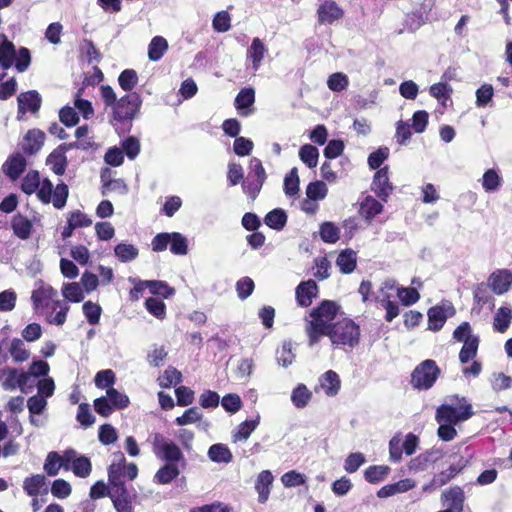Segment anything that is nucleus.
Returning a JSON list of instances; mask_svg holds the SVG:
<instances>
[{
	"mask_svg": "<svg viewBox=\"0 0 512 512\" xmlns=\"http://www.w3.org/2000/svg\"><path fill=\"white\" fill-rule=\"evenodd\" d=\"M18 118L30 111L35 114L39 111L42 103L40 94L36 90L20 93L17 97Z\"/></svg>",
	"mask_w": 512,
	"mask_h": 512,
	"instance_id": "nucleus-13",
	"label": "nucleus"
},
{
	"mask_svg": "<svg viewBox=\"0 0 512 512\" xmlns=\"http://www.w3.org/2000/svg\"><path fill=\"white\" fill-rule=\"evenodd\" d=\"M147 311L158 319H163L166 315V305L159 298L150 297L145 301Z\"/></svg>",
	"mask_w": 512,
	"mask_h": 512,
	"instance_id": "nucleus-54",
	"label": "nucleus"
},
{
	"mask_svg": "<svg viewBox=\"0 0 512 512\" xmlns=\"http://www.w3.org/2000/svg\"><path fill=\"white\" fill-rule=\"evenodd\" d=\"M317 294L318 286L314 280L302 281L295 290L296 302L300 307H309Z\"/></svg>",
	"mask_w": 512,
	"mask_h": 512,
	"instance_id": "nucleus-14",
	"label": "nucleus"
},
{
	"mask_svg": "<svg viewBox=\"0 0 512 512\" xmlns=\"http://www.w3.org/2000/svg\"><path fill=\"white\" fill-rule=\"evenodd\" d=\"M27 162L25 157L16 153L11 155L3 164L2 170L11 180H16L25 171Z\"/></svg>",
	"mask_w": 512,
	"mask_h": 512,
	"instance_id": "nucleus-18",
	"label": "nucleus"
},
{
	"mask_svg": "<svg viewBox=\"0 0 512 512\" xmlns=\"http://www.w3.org/2000/svg\"><path fill=\"white\" fill-rule=\"evenodd\" d=\"M326 194L327 188L322 181L311 182L306 188V195L309 200H321L325 198Z\"/></svg>",
	"mask_w": 512,
	"mask_h": 512,
	"instance_id": "nucleus-63",
	"label": "nucleus"
},
{
	"mask_svg": "<svg viewBox=\"0 0 512 512\" xmlns=\"http://www.w3.org/2000/svg\"><path fill=\"white\" fill-rule=\"evenodd\" d=\"M55 296H57L55 289L49 285L41 284L32 292L31 300L35 309L48 308L51 303L53 304L52 308L55 309L57 306L61 305L60 300L53 299Z\"/></svg>",
	"mask_w": 512,
	"mask_h": 512,
	"instance_id": "nucleus-12",
	"label": "nucleus"
},
{
	"mask_svg": "<svg viewBox=\"0 0 512 512\" xmlns=\"http://www.w3.org/2000/svg\"><path fill=\"white\" fill-rule=\"evenodd\" d=\"M489 282L495 294H504L512 285V272L507 269L497 270L490 275Z\"/></svg>",
	"mask_w": 512,
	"mask_h": 512,
	"instance_id": "nucleus-17",
	"label": "nucleus"
},
{
	"mask_svg": "<svg viewBox=\"0 0 512 512\" xmlns=\"http://www.w3.org/2000/svg\"><path fill=\"white\" fill-rule=\"evenodd\" d=\"M441 499L450 511L463 512L465 494L460 486H452L445 490L441 495Z\"/></svg>",
	"mask_w": 512,
	"mask_h": 512,
	"instance_id": "nucleus-15",
	"label": "nucleus"
},
{
	"mask_svg": "<svg viewBox=\"0 0 512 512\" xmlns=\"http://www.w3.org/2000/svg\"><path fill=\"white\" fill-rule=\"evenodd\" d=\"M502 179L495 169H488L482 177V186L486 192L496 191L501 185Z\"/></svg>",
	"mask_w": 512,
	"mask_h": 512,
	"instance_id": "nucleus-49",
	"label": "nucleus"
},
{
	"mask_svg": "<svg viewBox=\"0 0 512 512\" xmlns=\"http://www.w3.org/2000/svg\"><path fill=\"white\" fill-rule=\"evenodd\" d=\"M348 77L341 72L333 73L327 80L328 88L334 92H341L348 87Z\"/></svg>",
	"mask_w": 512,
	"mask_h": 512,
	"instance_id": "nucleus-60",
	"label": "nucleus"
},
{
	"mask_svg": "<svg viewBox=\"0 0 512 512\" xmlns=\"http://www.w3.org/2000/svg\"><path fill=\"white\" fill-rule=\"evenodd\" d=\"M458 407L442 404L436 410V421L456 425L459 422L466 421L474 414L472 405L467 403L463 397Z\"/></svg>",
	"mask_w": 512,
	"mask_h": 512,
	"instance_id": "nucleus-6",
	"label": "nucleus"
},
{
	"mask_svg": "<svg viewBox=\"0 0 512 512\" xmlns=\"http://www.w3.org/2000/svg\"><path fill=\"white\" fill-rule=\"evenodd\" d=\"M258 424V420H246L240 423L237 427L236 432L233 434L234 442L246 441L251 435V433L256 429Z\"/></svg>",
	"mask_w": 512,
	"mask_h": 512,
	"instance_id": "nucleus-48",
	"label": "nucleus"
},
{
	"mask_svg": "<svg viewBox=\"0 0 512 512\" xmlns=\"http://www.w3.org/2000/svg\"><path fill=\"white\" fill-rule=\"evenodd\" d=\"M142 99L136 92L122 96L112 107V120L116 122L132 121L138 114Z\"/></svg>",
	"mask_w": 512,
	"mask_h": 512,
	"instance_id": "nucleus-4",
	"label": "nucleus"
},
{
	"mask_svg": "<svg viewBox=\"0 0 512 512\" xmlns=\"http://www.w3.org/2000/svg\"><path fill=\"white\" fill-rule=\"evenodd\" d=\"M9 352L14 360V362H24L29 359L30 352L24 346V343L19 338H14L11 341V345L9 348Z\"/></svg>",
	"mask_w": 512,
	"mask_h": 512,
	"instance_id": "nucleus-46",
	"label": "nucleus"
},
{
	"mask_svg": "<svg viewBox=\"0 0 512 512\" xmlns=\"http://www.w3.org/2000/svg\"><path fill=\"white\" fill-rule=\"evenodd\" d=\"M397 296L399 297L401 303L404 306H411L418 302L420 299V294L416 288L413 287H401L397 291Z\"/></svg>",
	"mask_w": 512,
	"mask_h": 512,
	"instance_id": "nucleus-59",
	"label": "nucleus"
},
{
	"mask_svg": "<svg viewBox=\"0 0 512 512\" xmlns=\"http://www.w3.org/2000/svg\"><path fill=\"white\" fill-rule=\"evenodd\" d=\"M110 485V496L113 506L117 512H134L132 497L125 482L112 483Z\"/></svg>",
	"mask_w": 512,
	"mask_h": 512,
	"instance_id": "nucleus-9",
	"label": "nucleus"
},
{
	"mask_svg": "<svg viewBox=\"0 0 512 512\" xmlns=\"http://www.w3.org/2000/svg\"><path fill=\"white\" fill-rule=\"evenodd\" d=\"M317 21L320 25L333 24L344 17V10L334 0H324L317 8Z\"/></svg>",
	"mask_w": 512,
	"mask_h": 512,
	"instance_id": "nucleus-11",
	"label": "nucleus"
},
{
	"mask_svg": "<svg viewBox=\"0 0 512 512\" xmlns=\"http://www.w3.org/2000/svg\"><path fill=\"white\" fill-rule=\"evenodd\" d=\"M419 446V438L413 433H408L403 440L401 433H396L389 441V459L391 462L398 463L402 460V455H413Z\"/></svg>",
	"mask_w": 512,
	"mask_h": 512,
	"instance_id": "nucleus-5",
	"label": "nucleus"
},
{
	"mask_svg": "<svg viewBox=\"0 0 512 512\" xmlns=\"http://www.w3.org/2000/svg\"><path fill=\"white\" fill-rule=\"evenodd\" d=\"M273 481L274 477L269 470H263L258 474L255 482V489L258 493L259 503L264 504L267 502Z\"/></svg>",
	"mask_w": 512,
	"mask_h": 512,
	"instance_id": "nucleus-21",
	"label": "nucleus"
},
{
	"mask_svg": "<svg viewBox=\"0 0 512 512\" xmlns=\"http://www.w3.org/2000/svg\"><path fill=\"white\" fill-rule=\"evenodd\" d=\"M252 171L248 174L247 181L242 183L243 191L252 199H256L266 180V172L261 160H251Z\"/></svg>",
	"mask_w": 512,
	"mask_h": 512,
	"instance_id": "nucleus-8",
	"label": "nucleus"
},
{
	"mask_svg": "<svg viewBox=\"0 0 512 512\" xmlns=\"http://www.w3.org/2000/svg\"><path fill=\"white\" fill-rule=\"evenodd\" d=\"M83 313L90 325H97L100 321L102 308L99 304L93 303L92 301H86L83 304Z\"/></svg>",
	"mask_w": 512,
	"mask_h": 512,
	"instance_id": "nucleus-53",
	"label": "nucleus"
},
{
	"mask_svg": "<svg viewBox=\"0 0 512 512\" xmlns=\"http://www.w3.org/2000/svg\"><path fill=\"white\" fill-rule=\"evenodd\" d=\"M119 454H120L119 462H113L108 467V482H109V484L124 482L122 477L125 476L126 459L122 453H119Z\"/></svg>",
	"mask_w": 512,
	"mask_h": 512,
	"instance_id": "nucleus-40",
	"label": "nucleus"
},
{
	"mask_svg": "<svg viewBox=\"0 0 512 512\" xmlns=\"http://www.w3.org/2000/svg\"><path fill=\"white\" fill-rule=\"evenodd\" d=\"M16 56L15 45L4 34L0 35V68L7 70L14 64Z\"/></svg>",
	"mask_w": 512,
	"mask_h": 512,
	"instance_id": "nucleus-23",
	"label": "nucleus"
},
{
	"mask_svg": "<svg viewBox=\"0 0 512 512\" xmlns=\"http://www.w3.org/2000/svg\"><path fill=\"white\" fill-rule=\"evenodd\" d=\"M299 157L309 168H314L318 164L319 151L317 147L305 144L299 150Z\"/></svg>",
	"mask_w": 512,
	"mask_h": 512,
	"instance_id": "nucleus-41",
	"label": "nucleus"
},
{
	"mask_svg": "<svg viewBox=\"0 0 512 512\" xmlns=\"http://www.w3.org/2000/svg\"><path fill=\"white\" fill-rule=\"evenodd\" d=\"M23 489L25 493L31 497H37L39 494H47L48 487L46 477L42 474L26 477L23 481Z\"/></svg>",
	"mask_w": 512,
	"mask_h": 512,
	"instance_id": "nucleus-19",
	"label": "nucleus"
},
{
	"mask_svg": "<svg viewBox=\"0 0 512 512\" xmlns=\"http://www.w3.org/2000/svg\"><path fill=\"white\" fill-rule=\"evenodd\" d=\"M281 481L285 487H297L306 483V476L296 470H290L282 475Z\"/></svg>",
	"mask_w": 512,
	"mask_h": 512,
	"instance_id": "nucleus-64",
	"label": "nucleus"
},
{
	"mask_svg": "<svg viewBox=\"0 0 512 512\" xmlns=\"http://www.w3.org/2000/svg\"><path fill=\"white\" fill-rule=\"evenodd\" d=\"M179 474L180 470L176 463L165 462V464L157 470L154 480L158 484L166 485L176 479Z\"/></svg>",
	"mask_w": 512,
	"mask_h": 512,
	"instance_id": "nucleus-27",
	"label": "nucleus"
},
{
	"mask_svg": "<svg viewBox=\"0 0 512 512\" xmlns=\"http://www.w3.org/2000/svg\"><path fill=\"white\" fill-rule=\"evenodd\" d=\"M171 242L170 245V252L174 255H186L188 253V241L186 237H184L179 232H172L170 234Z\"/></svg>",
	"mask_w": 512,
	"mask_h": 512,
	"instance_id": "nucleus-43",
	"label": "nucleus"
},
{
	"mask_svg": "<svg viewBox=\"0 0 512 512\" xmlns=\"http://www.w3.org/2000/svg\"><path fill=\"white\" fill-rule=\"evenodd\" d=\"M336 265L343 274L352 273L357 266L356 252L352 249L341 251L336 259Z\"/></svg>",
	"mask_w": 512,
	"mask_h": 512,
	"instance_id": "nucleus-30",
	"label": "nucleus"
},
{
	"mask_svg": "<svg viewBox=\"0 0 512 512\" xmlns=\"http://www.w3.org/2000/svg\"><path fill=\"white\" fill-rule=\"evenodd\" d=\"M390 471L387 465H371L364 471V478L368 483L378 484L387 478Z\"/></svg>",
	"mask_w": 512,
	"mask_h": 512,
	"instance_id": "nucleus-33",
	"label": "nucleus"
},
{
	"mask_svg": "<svg viewBox=\"0 0 512 512\" xmlns=\"http://www.w3.org/2000/svg\"><path fill=\"white\" fill-rule=\"evenodd\" d=\"M106 394L113 408L124 409L129 405L128 396L113 387L108 388Z\"/></svg>",
	"mask_w": 512,
	"mask_h": 512,
	"instance_id": "nucleus-62",
	"label": "nucleus"
},
{
	"mask_svg": "<svg viewBox=\"0 0 512 512\" xmlns=\"http://www.w3.org/2000/svg\"><path fill=\"white\" fill-rule=\"evenodd\" d=\"M454 459V462L450 464V466L455 469V471L460 474L466 467H468L474 457L473 449L469 446H466L462 452L455 453L451 456Z\"/></svg>",
	"mask_w": 512,
	"mask_h": 512,
	"instance_id": "nucleus-34",
	"label": "nucleus"
},
{
	"mask_svg": "<svg viewBox=\"0 0 512 512\" xmlns=\"http://www.w3.org/2000/svg\"><path fill=\"white\" fill-rule=\"evenodd\" d=\"M457 475L458 473L455 471V469L449 465L447 469L434 474L431 481L423 485L422 489L423 491H431L441 488L453 480Z\"/></svg>",
	"mask_w": 512,
	"mask_h": 512,
	"instance_id": "nucleus-26",
	"label": "nucleus"
},
{
	"mask_svg": "<svg viewBox=\"0 0 512 512\" xmlns=\"http://www.w3.org/2000/svg\"><path fill=\"white\" fill-rule=\"evenodd\" d=\"M31 64V53L30 50L26 47H20L18 51H16V56L14 60L15 68L18 72H25Z\"/></svg>",
	"mask_w": 512,
	"mask_h": 512,
	"instance_id": "nucleus-58",
	"label": "nucleus"
},
{
	"mask_svg": "<svg viewBox=\"0 0 512 512\" xmlns=\"http://www.w3.org/2000/svg\"><path fill=\"white\" fill-rule=\"evenodd\" d=\"M312 399V392L305 384H298L292 391L291 401L297 408H304Z\"/></svg>",
	"mask_w": 512,
	"mask_h": 512,
	"instance_id": "nucleus-35",
	"label": "nucleus"
},
{
	"mask_svg": "<svg viewBox=\"0 0 512 512\" xmlns=\"http://www.w3.org/2000/svg\"><path fill=\"white\" fill-rule=\"evenodd\" d=\"M319 387L328 397L336 396L341 388L339 375L334 370H328L319 377Z\"/></svg>",
	"mask_w": 512,
	"mask_h": 512,
	"instance_id": "nucleus-22",
	"label": "nucleus"
},
{
	"mask_svg": "<svg viewBox=\"0 0 512 512\" xmlns=\"http://www.w3.org/2000/svg\"><path fill=\"white\" fill-rule=\"evenodd\" d=\"M441 374L440 368L432 359L419 363L411 374L410 384L417 390H428L433 387Z\"/></svg>",
	"mask_w": 512,
	"mask_h": 512,
	"instance_id": "nucleus-3",
	"label": "nucleus"
},
{
	"mask_svg": "<svg viewBox=\"0 0 512 512\" xmlns=\"http://www.w3.org/2000/svg\"><path fill=\"white\" fill-rule=\"evenodd\" d=\"M459 352V361L465 364L476 357L480 339L478 335L465 339Z\"/></svg>",
	"mask_w": 512,
	"mask_h": 512,
	"instance_id": "nucleus-31",
	"label": "nucleus"
},
{
	"mask_svg": "<svg viewBox=\"0 0 512 512\" xmlns=\"http://www.w3.org/2000/svg\"><path fill=\"white\" fill-rule=\"evenodd\" d=\"M428 328L432 331H439L446 322L447 315L442 306L436 305L428 310Z\"/></svg>",
	"mask_w": 512,
	"mask_h": 512,
	"instance_id": "nucleus-32",
	"label": "nucleus"
},
{
	"mask_svg": "<svg viewBox=\"0 0 512 512\" xmlns=\"http://www.w3.org/2000/svg\"><path fill=\"white\" fill-rule=\"evenodd\" d=\"M360 327L350 318H343L334 322L326 336L336 346L353 348L360 341Z\"/></svg>",
	"mask_w": 512,
	"mask_h": 512,
	"instance_id": "nucleus-2",
	"label": "nucleus"
},
{
	"mask_svg": "<svg viewBox=\"0 0 512 512\" xmlns=\"http://www.w3.org/2000/svg\"><path fill=\"white\" fill-rule=\"evenodd\" d=\"M46 165L49 166L54 174L62 176L65 174L66 168L68 166L67 156L56 147L47 156Z\"/></svg>",
	"mask_w": 512,
	"mask_h": 512,
	"instance_id": "nucleus-25",
	"label": "nucleus"
},
{
	"mask_svg": "<svg viewBox=\"0 0 512 512\" xmlns=\"http://www.w3.org/2000/svg\"><path fill=\"white\" fill-rule=\"evenodd\" d=\"M146 287L153 295H160L164 298H169L175 292L174 288L170 287L165 281L161 280H145Z\"/></svg>",
	"mask_w": 512,
	"mask_h": 512,
	"instance_id": "nucleus-44",
	"label": "nucleus"
},
{
	"mask_svg": "<svg viewBox=\"0 0 512 512\" xmlns=\"http://www.w3.org/2000/svg\"><path fill=\"white\" fill-rule=\"evenodd\" d=\"M167 49V40L162 36H155L148 46V57L151 61H158L163 57Z\"/></svg>",
	"mask_w": 512,
	"mask_h": 512,
	"instance_id": "nucleus-36",
	"label": "nucleus"
},
{
	"mask_svg": "<svg viewBox=\"0 0 512 512\" xmlns=\"http://www.w3.org/2000/svg\"><path fill=\"white\" fill-rule=\"evenodd\" d=\"M416 486V482L411 478L401 479L396 483L387 484L381 487L377 491V496L379 498H387L393 495L407 492L413 489Z\"/></svg>",
	"mask_w": 512,
	"mask_h": 512,
	"instance_id": "nucleus-20",
	"label": "nucleus"
},
{
	"mask_svg": "<svg viewBox=\"0 0 512 512\" xmlns=\"http://www.w3.org/2000/svg\"><path fill=\"white\" fill-rule=\"evenodd\" d=\"M340 306L332 300H323L311 310V319L306 324V334L309 344L314 345L322 336H326L333 325V320L339 312Z\"/></svg>",
	"mask_w": 512,
	"mask_h": 512,
	"instance_id": "nucleus-1",
	"label": "nucleus"
},
{
	"mask_svg": "<svg viewBox=\"0 0 512 512\" xmlns=\"http://www.w3.org/2000/svg\"><path fill=\"white\" fill-rule=\"evenodd\" d=\"M60 454L56 451L48 453L43 466L44 471L48 476H55L58 474L61 467Z\"/></svg>",
	"mask_w": 512,
	"mask_h": 512,
	"instance_id": "nucleus-56",
	"label": "nucleus"
},
{
	"mask_svg": "<svg viewBox=\"0 0 512 512\" xmlns=\"http://www.w3.org/2000/svg\"><path fill=\"white\" fill-rule=\"evenodd\" d=\"M383 211V205L372 196H366L360 203L359 213L365 220H371Z\"/></svg>",
	"mask_w": 512,
	"mask_h": 512,
	"instance_id": "nucleus-28",
	"label": "nucleus"
},
{
	"mask_svg": "<svg viewBox=\"0 0 512 512\" xmlns=\"http://www.w3.org/2000/svg\"><path fill=\"white\" fill-rule=\"evenodd\" d=\"M512 310L508 307H500L494 317L493 327L496 331L504 333L510 326Z\"/></svg>",
	"mask_w": 512,
	"mask_h": 512,
	"instance_id": "nucleus-38",
	"label": "nucleus"
},
{
	"mask_svg": "<svg viewBox=\"0 0 512 512\" xmlns=\"http://www.w3.org/2000/svg\"><path fill=\"white\" fill-rule=\"evenodd\" d=\"M83 92H84V87H81L80 89H78V91L76 93V99H75L74 104H75V107L82 114L84 119H90L94 115V109L89 100L81 98Z\"/></svg>",
	"mask_w": 512,
	"mask_h": 512,
	"instance_id": "nucleus-57",
	"label": "nucleus"
},
{
	"mask_svg": "<svg viewBox=\"0 0 512 512\" xmlns=\"http://www.w3.org/2000/svg\"><path fill=\"white\" fill-rule=\"evenodd\" d=\"M115 380V373L111 369L99 371L94 378L95 385L99 389H108L112 387V385L115 383Z\"/></svg>",
	"mask_w": 512,
	"mask_h": 512,
	"instance_id": "nucleus-61",
	"label": "nucleus"
},
{
	"mask_svg": "<svg viewBox=\"0 0 512 512\" xmlns=\"http://www.w3.org/2000/svg\"><path fill=\"white\" fill-rule=\"evenodd\" d=\"M40 186V174L36 170H30L23 177L21 183V190L27 194L31 195L37 191Z\"/></svg>",
	"mask_w": 512,
	"mask_h": 512,
	"instance_id": "nucleus-42",
	"label": "nucleus"
},
{
	"mask_svg": "<svg viewBox=\"0 0 512 512\" xmlns=\"http://www.w3.org/2000/svg\"><path fill=\"white\" fill-rule=\"evenodd\" d=\"M73 473L80 478H86L91 474L92 464L88 457L78 456L71 465Z\"/></svg>",
	"mask_w": 512,
	"mask_h": 512,
	"instance_id": "nucleus-45",
	"label": "nucleus"
},
{
	"mask_svg": "<svg viewBox=\"0 0 512 512\" xmlns=\"http://www.w3.org/2000/svg\"><path fill=\"white\" fill-rule=\"evenodd\" d=\"M208 456L217 463H229L233 458L229 448L223 444H213L208 450Z\"/></svg>",
	"mask_w": 512,
	"mask_h": 512,
	"instance_id": "nucleus-39",
	"label": "nucleus"
},
{
	"mask_svg": "<svg viewBox=\"0 0 512 512\" xmlns=\"http://www.w3.org/2000/svg\"><path fill=\"white\" fill-rule=\"evenodd\" d=\"M118 83L124 91H131L138 83V75L134 69L123 70L119 77Z\"/></svg>",
	"mask_w": 512,
	"mask_h": 512,
	"instance_id": "nucleus-52",
	"label": "nucleus"
},
{
	"mask_svg": "<svg viewBox=\"0 0 512 512\" xmlns=\"http://www.w3.org/2000/svg\"><path fill=\"white\" fill-rule=\"evenodd\" d=\"M182 382V373L173 366H169L159 377L158 383L162 388H170Z\"/></svg>",
	"mask_w": 512,
	"mask_h": 512,
	"instance_id": "nucleus-37",
	"label": "nucleus"
},
{
	"mask_svg": "<svg viewBox=\"0 0 512 512\" xmlns=\"http://www.w3.org/2000/svg\"><path fill=\"white\" fill-rule=\"evenodd\" d=\"M69 194L68 186L61 182L56 185L53 190L51 202L57 209H61L65 206Z\"/></svg>",
	"mask_w": 512,
	"mask_h": 512,
	"instance_id": "nucleus-55",
	"label": "nucleus"
},
{
	"mask_svg": "<svg viewBox=\"0 0 512 512\" xmlns=\"http://www.w3.org/2000/svg\"><path fill=\"white\" fill-rule=\"evenodd\" d=\"M62 294L70 302L78 303L84 299L83 289L77 282L64 284Z\"/></svg>",
	"mask_w": 512,
	"mask_h": 512,
	"instance_id": "nucleus-47",
	"label": "nucleus"
},
{
	"mask_svg": "<svg viewBox=\"0 0 512 512\" xmlns=\"http://www.w3.org/2000/svg\"><path fill=\"white\" fill-rule=\"evenodd\" d=\"M299 176L296 167L292 168L284 179V191L288 196H294L299 192Z\"/></svg>",
	"mask_w": 512,
	"mask_h": 512,
	"instance_id": "nucleus-51",
	"label": "nucleus"
},
{
	"mask_svg": "<svg viewBox=\"0 0 512 512\" xmlns=\"http://www.w3.org/2000/svg\"><path fill=\"white\" fill-rule=\"evenodd\" d=\"M115 255L121 262H129L138 256V249L132 244L120 243L114 249Z\"/></svg>",
	"mask_w": 512,
	"mask_h": 512,
	"instance_id": "nucleus-50",
	"label": "nucleus"
},
{
	"mask_svg": "<svg viewBox=\"0 0 512 512\" xmlns=\"http://www.w3.org/2000/svg\"><path fill=\"white\" fill-rule=\"evenodd\" d=\"M255 101V91L253 88H243L237 94L234 105L242 116H248L251 112L249 108Z\"/></svg>",
	"mask_w": 512,
	"mask_h": 512,
	"instance_id": "nucleus-24",
	"label": "nucleus"
},
{
	"mask_svg": "<svg viewBox=\"0 0 512 512\" xmlns=\"http://www.w3.org/2000/svg\"><path fill=\"white\" fill-rule=\"evenodd\" d=\"M154 454L168 463H178L184 459L180 447L170 439L165 438L161 433H155L152 439Z\"/></svg>",
	"mask_w": 512,
	"mask_h": 512,
	"instance_id": "nucleus-7",
	"label": "nucleus"
},
{
	"mask_svg": "<svg viewBox=\"0 0 512 512\" xmlns=\"http://www.w3.org/2000/svg\"><path fill=\"white\" fill-rule=\"evenodd\" d=\"M371 190L382 201L387 202L390 194L393 192L394 187L389 179V167L385 166L376 171L371 183Z\"/></svg>",
	"mask_w": 512,
	"mask_h": 512,
	"instance_id": "nucleus-10",
	"label": "nucleus"
},
{
	"mask_svg": "<svg viewBox=\"0 0 512 512\" xmlns=\"http://www.w3.org/2000/svg\"><path fill=\"white\" fill-rule=\"evenodd\" d=\"M267 52V48L260 38L256 37L252 40L250 47L247 50V58L252 61L253 69L258 70L264 56Z\"/></svg>",
	"mask_w": 512,
	"mask_h": 512,
	"instance_id": "nucleus-29",
	"label": "nucleus"
},
{
	"mask_svg": "<svg viewBox=\"0 0 512 512\" xmlns=\"http://www.w3.org/2000/svg\"><path fill=\"white\" fill-rule=\"evenodd\" d=\"M45 133L40 129H30L24 136L22 150L27 155L38 153L44 145Z\"/></svg>",
	"mask_w": 512,
	"mask_h": 512,
	"instance_id": "nucleus-16",
	"label": "nucleus"
}]
</instances>
